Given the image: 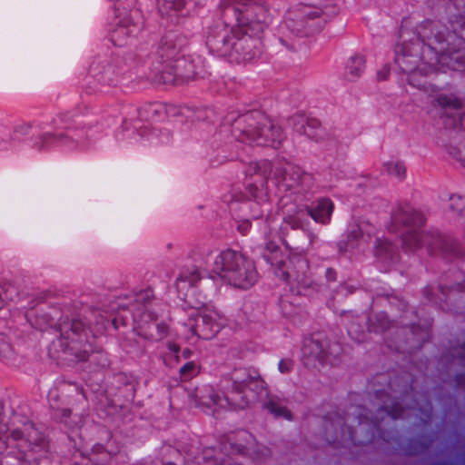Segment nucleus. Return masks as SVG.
Wrapping results in <instances>:
<instances>
[{
  "instance_id": "nucleus-36",
  "label": "nucleus",
  "mask_w": 465,
  "mask_h": 465,
  "mask_svg": "<svg viewBox=\"0 0 465 465\" xmlns=\"http://www.w3.org/2000/svg\"><path fill=\"white\" fill-rule=\"evenodd\" d=\"M388 413L393 418H399L401 416V412L400 410H398V406L395 405L391 410L388 411Z\"/></svg>"
},
{
  "instance_id": "nucleus-7",
  "label": "nucleus",
  "mask_w": 465,
  "mask_h": 465,
  "mask_svg": "<svg viewBox=\"0 0 465 465\" xmlns=\"http://www.w3.org/2000/svg\"><path fill=\"white\" fill-rule=\"evenodd\" d=\"M226 379H223L220 382L219 390L223 391V396H220L219 391L211 385L197 387L192 395L194 405L213 414L218 409H226L229 406L239 409L245 408L247 401L241 396L240 391H236L233 383L223 387V381ZM229 379H232V376Z\"/></svg>"
},
{
  "instance_id": "nucleus-13",
  "label": "nucleus",
  "mask_w": 465,
  "mask_h": 465,
  "mask_svg": "<svg viewBox=\"0 0 465 465\" xmlns=\"http://www.w3.org/2000/svg\"><path fill=\"white\" fill-rule=\"evenodd\" d=\"M422 223V215L410 206L398 211L393 218L394 230H397L396 224L398 223H402L409 228L410 226H418Z\"/></svg>"
},
{
  "instance_id": "nucleus-32",
  "label": "nucleus",
  "mask_w": 465,
  "mask_h": 465,
  "mask_svg": "<svg viewBox=\"0 0 465 465\" xmlns=\"http://www.w3.org/2000/svg\"><path fill=\"white\" fill-rule=\"evenodd\" d=\"M292 362L290 360H282L279 362V371L282 373L288 372L292 368Z\"/></svg>"
},
{
  "instance_id": "nucleus-33",
  "label": "nucleus",
  "mask_w": 465,
  "mask_h": 465,
  "mask_svg": "<svg viewBox=\"0 0 465 465\" xmlns=\"http://www.w3.org/2000/svg\"><path fill=\"white\" fill-rule=\"evenodd\" d=\"M251 227V223L249 221L245 220V221H242L239 224H238V231L242 233V234H246L247 232L249 231Z\"/></svg>"
},
{
  "instance_id": "nucleus-18",
  "label": "nucleus",
  "mask_w": 465,
  "mask_h": 465,
  "mask_svg": "<svg viewBox=\"0 0 465 465\" xmlns=\"http://www.w3.org/2000/svg\"><path fill=\"white\" fill-rule=\"evenodd\" d=\"M368 242V239L362 233V229H360L359 232L356 230H351L348 235V242L346 243L345 250L351 249H362L364 245Z\"/></svg>"
},
{
  "instance_id": "nucleus-8",
  "label": "nucleus",
  "mask_w": 465,
  "mask_h": 465,
  "mask_svg": "<svg viewBox=\"0 0 465 465\" xmlns=\"http://www.w3.org/2000/svg\"><path fill=\"white\" fill-rule=\"evenodd\" d=\"M332 211L333 203L329 199L320 200L317 205L309 211L302 208H296L293 211L289 210L288 214L282 218V225L279 231H276L268 221L269 234H279L281 237L282 234H284L287 226L292 229H302L309 215L317 223H327L330 222Z\"/></svg>"
},
{
  "instance_id": "nucleus-30",
  "label": "nucleus",
  "mask_w": 465,
  "mask_h": 465,
  "mask_svg": "<svg viewBox=\"0 0 465 465\" xmlns=\"http://www.w3.org/2000/svg\"><path fill=\"white\" fill-rule=\"evenodd\" d=\"M30 130H31V125L29 124H23L18 125L15 128V134L20 137L23 135L29 134Z\"/></svg>"
},
{
  "instance_id": "nucleus-11",
  "label": "nucleus",
  "mask_w": 465,
  "mask_h": 465,
  "mask_svg": "<svg viewBox=\"0 0 465 465\" xmlns=\"http://www.w3.org/2000/svg\"><path fill=\"white\" fill-rule=\"evenodd\" d=\"M233 383L236 387V391L241 392V396L243 397L244 400L247 401L248 406L250 402L255 401L258 398H261L263 394H266V391H261L259 394H257L254 391L262 388V381L251 377L246 373L244 370H238L232 372V379H226L223 381V387Z\"/></svg>"
},
{
  "instance_id": "nucleus-15",
  "label": "nucleus",
  "mask_w": 465,
  "mask_h": 465,
  "mask_svg": "<svg viewBox=\"0 0 465 465\" xmlns=\"http://www.w3.org/2000/svg\"><path fill=\"white\" fill-rule=\"evenodd\" d=\"M365 61L362 56L355 55L351 57L346 64L344 75L349 81H355L363 73Z\"/></svg>"
},
{
  "instance_id": "nucleus-47",
  "label": "nucleus",
  "mask_w": 465,
  "mask_h": 465,
  "mask_svg": "<svg viewBox=\"0 0 465 465\" xmlns=\"http://www.w3.org/2000/svg\"><path fill=\"white\" fill-rule=\"evenodd\" d=\"M282 276H284V277L288 278V277H289V274H288V272H284Z\"/></svg>"
},
{
  "instance_id": "nucleus-10",
  "label": "nucleus",
  "mask_w": 465,
  "mask_h": 465,
  "mask_svg": "<svg viewBox=\"0 0 465 465\" xmlns=\"http://www.w3.org/2000/svg\"><path fill=\"white\" fill-rule=\"evenodd\" d=\"M237 24L232 27L223 20L214 21L205 32L206 45L210 52L219 56L232 55V42L236 40Z\"/></svg>"
},
{
  "instance_id": "nucleus-16",
  "label": "nucleus",
  "mask_w": 465,
  "mask_h": 465,
  "mask_svg": "<svg viewBox=\"0 0 465 465\" xmlns=\"http://www.w3.org/2000/svg\"><path fill=\"white\" fill-rule=\"evenodd\" d=\"M382 172L398 179H402L405 176L406 168L399 160L390 159L382 163Z\"/></svg>"
},
{
  "instance_id": "nucleus-14",
  "label": "nucleus",
  "mask_w": 465,
  "mask_h": 465,
  "mask_svg": "<svg viewBox=\"0 0 465 465\" xmlns=\"http://www.w3.org/2000/svg\"><path fill=\"white\" fill-rule=\"evenodd\" d=\"M438 103L442 107L457 111L455 117L458 116L459 119L454 120L455 124H460L462 128L465 129V114L463 115L460 114V101L456 96L453 94H440L438 97Z\"/></svg>"
},
{
  "instance_id": "nucleus-38",
  "label": "nucleus",
  "mask_w": 465,
  "mask_h": 465,
  "mask_svg": "<svg viewBox=\"0 0 465 465\" xmlns=\"http://www.w3.org/2000/svg\"><path fill=\"white\" fill-rule=\"evenodd\" d=\"M319 15V12L318 11H305L302 13V15L303 16H306V17H309V18H313L315 16H317Z\"/></svg>"
},
{
  "instance_id": "nucleus-48",
  "label": "nucleus",
  "mask_w": 465,
  "mask_h": 465,
  "mask_svg": "<svg viewBox=\"0 0 465 465\" xmlns=\"http://www.w3.org/2000/svg\"><path fill=\"white\" fill-rule=\"evenodd\" d=\"M117 322H118V318H115V319L114 320V323L116 325V324H117Z\"/></svg>"
},
{
  "instance_id": "nucleus-6",
  "label": "nucleus",
  "mask_w": 465,
  "mask_h": 465,
  "mask_svg": "<svg viewBox=\"0 0 465 465\" xmlns=\"http://www.w3.org/2000/svg\"><path fill=\"white\" fill-rule=\"evenodd\" d=\"M236 124L240 134L235 136L242 143L275 146L282 141L281 128L260 113L246 115Z\"/></svg>"
},
{
  "instance_id": "nucleus-22",
  "label": "nucleus",
  "mask_w": 465,
  "mask_h": 465,
  "mask_svg": "<svg viewBox=\"0 0 465 465\" xmlns=\"http://www.w3.org/2000/svg\"><path fill=\"white\" fill-rule=\"evenodd\" d=\"M267 409L274 414L276 417H282L287 420H291L292 414L291 412L283 406L279 404L276 401H271L267 403Z\"/></svg>"
},
{
  "instance_id": "nucleus-39",
  "label": "nucleus",
  "mask_w": 465,
  "mask_h": 465,
  "mask_svg": "<svg viewBox=\"0 0 465 465\" xmlns=\"http://www.w3.org/2000/svg\"><path fill=\"white\" fill-rule=\"evenodd\" d=\"M388 70H382L378 73V78L379 80H385L387 78Z\"/></svg>"
},
{
  "instance_id": "nucleus-20",
  "label": "nucleus",
  "mask_w": 465,
  "mask_h": 465,
  "mask_svg": "<svg viewBox=\"0 0 465 465\" xmlns=\"http://www.w3.org/2000/svg\"><path fill=\"white\" fill-rule=\"evenodd\" d=\"M303 133L311 139L318 141L322 137L323 132L320 128L319 122L313 119L307 123V125L303 128Z\"/></svg>"
},
{
  "instance_id": "nucleus-42",
  "label": "nucleus",
  "mask_w": 465,
  "mask_h": 465,
  "mask_svg": "<svg viewBox=\"0 0 465 465\" xmlns=\"http://www.w3.org/2000/svg\"><path fill=\"white\" fill-rule=\"evenodd\" d=\"M364 423H365V420H364L363 419H361V420H359V426H360V427H362V426L364 425Z\"/></svg>"
},
{
  "instance_id": "nucleus-50",
  "label": "nucleus",
  "mask_w": 465,
  "mask_h": 465,
  "mask_svg": "<svg viewBox=\"0 0 465 465\" xmlns=\"http://www.w3.org/2000/svg\"><path fill=\"white\" fill-rule=\"evenodd\" d=\"M165 465H175V464H173V463H168V464H165Z\"/></svg>"
},
{
  "instance_id": "nucleus-1",
  "label": "nucleus",
  "mask_w": 465,
  "mask_h": 465,
  "mask_svg": "<svg viewBox=\"0 0 465 465\" xmlns=\"http://www.w3.org/2000/svg\"><path fill=\"white\" fill-rule=\"evenodd\" d=\"M457 9H462L460 18L452 22L453 33L443 39V32L433 23H426L419 29L415 42L403 43L396 47L395 63L408 74L410 84L421 88V79L443 67L460 70L465 67V49H453L450 45L463 43L465 30V0H453Z\"/></svg>"
},
{
  "instance_id": "nucleus-44",
  "label": "nucleus",
  "mask_w": 465,
  "mask_h": 465,
  "mask_svg": "<svg viewBox=\"0 0 465 465\" xmlns=\"http://www.w3.org/2000/svg\"><path fill=\"white\" fill-rule=\"evenodd\" d=\"M267 249L274 251L276 249V246H274V245L273 246L268 245Z\"/></svg>"
},
{
  "instance_id": "nucleus-23",
  "label": "nucleus",
  "mask_w": 465,
  "mask_h": 465,
  "mask_svg": "<svg viewBox=\"0 0 465 465\" xmlns=\"http://www.w3.org/2000/svg\"><path fill=\"white\" fill-rule=\"evenodd\" d=\"M169 351L163 355V361L166 365L172 367L178 361L179 345L170 343L168 345Z\"/></svg>"
},
{
  "instance_id": "nucleus-37",
  "label": "nucleus",
  "mask_w": 465,
  "mask_h": 465,
  "mask_svg": "<svg viewBox=\"0 0 465 465\" xmlns=\"http://www.w3.org/2000/svg\"><path fill=\"white\" fill-rule=\"evenodd\" d=\"M331 420V423L333 426L337 427V426H343L344 424V420L339 416L336 417V420H333L331 418H330Z\"/></svg>"
},
{
  "instance_id": "nucleus-43",
  "label": "nucleus",
  "mask_w": 465,
  "mask_h": 465,
  "mask_svg": "<svg viewBox=\"0 0 465 465\" xmlns=\"http://www.w3.org/2000/svg\"><path fill=\"white\" fill-rule=\"evenodd\" d=\"M14 437L15 439H19L21 437L20 433L19 432H14Z\"/></svg>"
},
{
  "instance_id": "nucleus-27",
  "label": "nucleus",
  "mask_w": 465,
  "mask_h": 465,
  "mask_svg": "<svg viewBox=\"0 0 465 465\" xmlns=\"http://www.w3.org/2000/svg\"><path fill=\"white\" fill-rule=\"evenodd\" d=\"M185 5L184 0H174V1H165L164 3H160V10L162 13H165L167 8H173L177 11L182 10V8Z\"/></svg>"
},
{
  "instance_id": "nucleus-28",
  "label": "nucleus",
  "mask_w": 465,
  "mask_h": 465,
  "mask_svg": "<svg viewBox=\"0 0 465 465\" xmlns=\"http://www.w3.org/2000/svg\"><path fill=\"white\" fill-rule=\"evenodd\" d=\"M390 250H391L390 242H388L387 241L378 240L377 245H376V251H375V254L377 256H382L383 253L389 252Z\"/></svg>"
},
{
  "instance_id": "nucleus-3",
  "label": "nucleus",
  "mask_w": 465,
  "mask_h": 465,
  "mask_svg": "<svg viewBox=\"0 0 465 465\" xmlns=\"http://www.w3.org/2000/svg\"><path fill=\"white\" fill-rule=\"evenodd\" d=\"M254 0H223L221 8L224 15H233L237 22V29L245 35L236 37L232 42V62H250L258 57L262 51V44L254 36L262 33L270 23L267 10L253 2Z\"/></svg>"
},
{
  "instance_id": "nucleus-34",
  "label": "nucleus",
  "mask_w": 465,
  "mask_h": 465,
  "mask_svg": "<svg viewBox=\"0 0 465 465\" xmlns=\"http://www.w3.org/2000/svg\"><path fill=\"white\" fill-rule=\"evenodd\" d=\"M9 344L5 341V338L0 335V354L5 355L9 351Z\"/></svg>"
},
{
  "instance_id": "nucleus-24",
  "label": "nucleus",
  "mask_w": 465,
  "mask_h": 465,
  "mask_svg": "<svg viewBox=\"0 0 465 465\" xmlns=\"http://www.w3.org/2000/svg\"><path fill=\"white\" fill-rule=\"evenodd\" d=\"M450 208L465 216V197L454 195L450 199Z\"/></svg>"
},
{
  "instance_id": "nucleus-29",
  "label": "nucleus",
  "mask_w": 465,
  "mask_h": 465,
  "mask_svg": "<svg viewBox=\"0 0 465 465\" xmlns=\"http://www.w3.org/2000/svg\"><path fill=\"white\" fill-rule=\"evenodd\" d=\"M269 165L270 163L267 162H262L261 163H255L251 166V168H253L255 173H261L262 175H266Z\"/></svg>"
},
{
  "instance_id": "nucleus-31",
  "label": "nucleus",
  "mask_w": 465,
  "mask_h": 465,
  "mask_svg": "<svg viewBox=\"0 0 465 465\" xmlns=\"http://www.w3.org/2000/svg\"><path fill=\"white\" fill-rule=\"evenodd\" d=\"M139 135H140L141 137H145V136H146L147 140H148L151 143H155L153 142L154 137H156V132H155V131H150V130H148V129L144 128V129H143V130H141V131H140Z\"/></svg>"
},
{
  "instance_id": "nucleus-17",
  "label": "nucleus",
  "mask_w": 465,
  "mask_h": 465,
  "mask_svg": "<svg viewBox=\"0 0 465 465\" xmlns=\"http://www.w3.org/2000/svg\"><path fill=\"white\" fill-rule=\"evenodd\" d=\"M415 226L407 228L405 234L402 235V243L405 248L413 249L421 246V240L424 235L414 229Z\"/></svg>"
},
{
  "instance_id": "nucleus-4",
  "label": "nucleus",
  "mask_w": 465,
  "mask_h": 465,
  "mask_svg": "<svg viewBox=\"0 0 465 465\" xmlns=\"http://www.w3.org/2000/svg\"><path fill=\"white\" fill-rule=\"evenodd\" d=\"M213 272L225 283L242 290L252 287L258 281L252 261L232 250H225L216 255Z\"/></svg>"
},
{
  "instance_id": "nucleus-19",
  "label": "nucleus",
  "mask_w": 465,
  "mask_h": 465,
  "mask_svg": "<svg viewBox=\"0 0 465 465\" xmlns=\"http://www.w3.org/2000/svg\"><path fill=\"white\" fill-rule=\"evenodd\" d=\"M302 353L306 357H314L321 361L324 360V351L322 346L314 340H309L304 342Z\"/></svg>"
},
{
  "instance_id": "nucleus-45",
  "label": "nucleus",
  "mask_w": 465,
  "mask_h": 465,
  "mask_svg": "<svg viewBox=\"0 0 465 465\" xmlns=\"http://www.w3.org/2000/svg\"><path fill=\"white\" fill-rule=\"evenodd\" d=\"M290 22H291V17L288 18V20L286 21V26L287 27H291L292 25H290Z\"/></svg>"
},
{
  "instance_id": "nucleus-41",
  "label": "nucleus",
  "mask_w": 465,
  "mask_h": 465,
  "mask_svg": "<svg viewBox=\"0 0 465 465\" xmlns=\"http://www.w3.org/2000/svg\"><path fill=\"white\" fill-rule=\"evenodd\" d=\"M102 450V447L101 446H96L94 449V451L99 453L100 450Z\"/></svg>"
},
{
  "instance_id": "nucleus-46",
  "label": "nucleus",
  "mask_w": 465,
  "mask_h": 465,
  "mask_svg": "<svg viewBox=\"0 0 465 465\" xmlns=\"http://www.w3.org/2000/svg\"><path fill=\"white\" fill-rule=\"evenodd\" d=\"M261 215H262V213H257V214H256V213H253V214H252V217H253V218H258V217H260Z\"/></svg>"
},
{
  "instance_id": "nucleus-25",
  "label": "nucleus",
  "mask_w": 465,
  "mask_h": 465,
  "mask_svg": "<svg viewBox=\"0 0 465 465\" xmlns=\"http://www.w3.org/2000/svg\"><path fill=\"white\" fill-rule=\"evenodd\" d=\"M114 71L112 66H106L104 68L103 72L96 74L94 76L96 77L98 82H101L105 84H110L114 81Z\"/></svg>"
},
{
  "instance_id": "nucleus-12",
  "label": "nucleus",
  "mask_w": 465,
  "mask_h": 465,
  "mask_svg": "<svg viewBox=\"0 0 465 465\" xmlns=\"http://www.w3.org/2000/svg\"><path fill=\"white\" fill-rule=\"evenodd\" d=\"M133 319L135 323V331L139 335L143 336L146 339H158L161 335H155L154 331L162 332L163 326H160L156 322L155 317L152 314L146 305H143V312H134Z\"/></svg>"
},
{
  "instance_id": "nucleus-35",
  "label": "nucleus",
  "mask_w": 465,
  "mask_h": 465,
  "mask_svg": "<svg viewBox=\"0 0 465 465\" xmlns=\"http://www.w3.org/2000/svg\"><path fill=\"white\" fill-rule=\"evenodd\" d=\"M178 54L175 46H167L166 47V56L167 58L173 59Z\"/></svg>"
},
{
  "instance_id": "nucleus-40",
  "label": "nucleus",
  "mask_w": 465,
  "mask_h": 465,
  "mask_svg": "<svg viewBox=\"0 0 465 465\" xmlns=\"http://www.w3.org/2000/svg\"><path fill=\"white\" fill-rule=\"evenodd\" d=\"M269 262H271L272 265L276 263L273 258L267 257L266 258Z\"/></svg>"
},
{
  "instance_id": "nucleus-9",
  "label": "nucleus",
  "mask_w": 465,
  "mask_h": 465,
  "mask_svg": "<svg viewBox=\"0 0 465 465\" xmlns=\"http://www.w3.org/2000/svg\"><path fill=\"white\" fill-rule=\"evenodd\" d=\"M84 142L82 134L72 127L56 128L53 132H44L37 136L34 146L38 150H65L71 151L78 148Z\"/></svg>"
},
{
  "instance_id": "nucleus-21",
  "label": "nucleus",
  "mask_w": 465,
  "mask_h": 465,
  "mask_svg": "<svg viewBox=\"0 0 465 465\" xmlns=\"http://www.w3.org/2000/svg\"><path fill=\"white\" fill-rule=\"evenodd\" d=\"M198 373L199 366L193 361L187 362L180 370V375L183 381H189L195 377Z\"/></svg>"
},
{
  "instance_id": "nucleus-26",
  "label": "nucleus",
  "mask_w": 465,
  "mask_h": 465,
  "mask_svg": "<svg viewBox=\"0 0 465 465\" xmlns=\"http://www.w3.org/2000/svg\"><path fill=\"white\" fill-rule=\"evenodd\" d=\"M361 430V428L357 429L354 431H351V430H348L345 431L344 429L342 428V441L344 443H347L350 441L353 444H364L367 440H361V439L357 438V433Z\"/></svg>"
},
{
  "instance_id": "nucleus-5",
  "label": "nucleus",
  "mask_w": 465,
  "mask_h": 465,
  "mask_svg": "<svg viewBox=\"0 0 465 465\" xmlns=\"http://www.w3.org/2000/svg\"><path fill=\"white\" fill-rule=\"evenodd\" d=\"M312 177L309 173H304L299 166L293 165L290 163H285L282 166H276L270 172V177L267 180L266 188L262 187L259 189L257 186H251L250 195L255 199V203L252 206L262 203L263 209L262 213L268 210V198L269 184L276 186L280 192L295 190L299 192L298 187H307L311 183Z\"/></svg>"
},
{
  "instance_id": "nucleus-2",
  "label": "nucleus",
  "mask_w": 465,
  "mask_h": 465,
  "mask_svg": "<svg viewBox=\"0 0 465 465\" xmlns=\"http://www.w3.org/2000/svg\"><path fill=\"white\" fill-rule=\"evenodd\" d=\"M200 279L198 269L192 265L183 268L176 280L180 298L191 309L188 322L182 324L180 335L192 343L197 338L207 340L214 337L226 322L218 311L205 304V296L196 289Z\"/></svg>"
},
{
  "instance_id": "nucleus-49",
  "label": "nucleus",
  "mask_w": 465,
  "mask_h": 465,
  "mask_svg": "<svg viewBox=\"0 0 465 465\" xmlns=\"http://www.w3.org/2000/svg\"><path fill=\"white\" fill-rule=\"evenodd\" d=\"M79 360H80V361H84V360H85V358H84V357H80V358H79Z\"/></svg>"
}]
</instances>
